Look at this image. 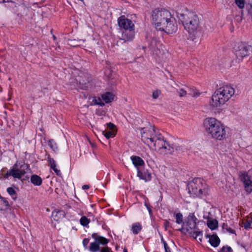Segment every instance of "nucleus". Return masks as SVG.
<instances>
[{
    "label": "nucleus",
    "instance_id": "obj_1",
    "mask_svg": "<svg viewBox=\"0 0 252 252\" xmlns=\"http://www.w3.org/2000/svg\"><path fill=\"white\" fill-rule=\"evenodd\" d=\"M140 132L143 142L149 146L153 145L155 150L160 154L164 155L173 151L174 147L158 131H156L154 126L142 128Z\"/></svg>",
    "mask_w": 252,
    "mask_h": 252
},
{
    "label": "nucleus",
    "instance_id": "obj_2",
    "mask_svg": "<svg viewBox=\"0 0 252 252\" xmlns=\"http://www.w3.org/2000/svg\"><path fill=\"white\" fill-rule=\"evenodd\" d=\"M152 20L157 30L163 31L168 34H172L177 31L176 20L167 10H154L152 13Z\"/></svg>",
    "mask_w": 252,
    "mask_h": 252
},
{
    "label": "nucleus",
    "instance_id": "obj_3",
    "mask_svg": "<svg viewBox=\"0 0 252 252\" xmlns=\"http://www.w3.org/2000/svg\"><path fill=\"white\" fill-rule=\"evenodd\" d=\"M203 126L208 135L213 139L223 140L226 137L225 126L215 118L208 117L204 119Z\"/></svg>",
    "mask_w": 252,
    "mask_h": 252
},
{
    "label": "nucleus",
    "instance_id": "obj_4",
    "mask_svg": "<svg viewBox=\"0 0 252 252\" xmlns=\"http://www.w3.org/2000/svg\"><path fill=\"white\" fill-rule=\"evenodd\" d=\"M234 93V89L230 85H224L218 88L212 96L210 105L213 107L222 106L229 100Z\"/></svg>",
    "mask_w": 252,
    "mask_h": 252
},
{
    "label": "nucleus",
    "instance_id": "obj_5",
    "mask_svg": "<svg viewBox=\"0 0 252 252\" xmlns=\"http://www.w3.org/2000/svg\"><path fill=\"white\" fill-rule=\"evenodd\" d=\"M179 20L182 23L185 29L191 34L199 27V20L197 15L194 12H186L178 14Z\"/></svg>",
    "mask_w": 252,
    "mask_h": 252
},
{
    "label": "nucleus",
    "instance_id": "obj_6",
    "mask_svg": "<svg viewBox=\"0 0 252 252\" xmlns=\"http://www.w3.org/2000/svg\"><path fill=\"white\" fill-rule=\"evenodd\" d=\"M197 218L193 214H189L187 218L186 225V232L188 233L191 237L197 240L198 242H201L203 238V233L202 231L197 227L196 221Z\"/></svg>",
    "mask_w": 252,
    "mask_h": 252
},
{
    "label": "nucleus",
    "instance_id": "obj_7",
    "mask_svg": "<svg viewBox=\"0 0 252 252\" xmlns=\"http://www.w3.org/2000/svg\"><path fill=\"white\" fill-rule=\"evenodd\" d=\"M29 165L24 162L17 161L11 169V174L14 179H21L22 177L27 173L29 169Z\"/></svg>",
    "mask_w": 252,
    "mask_h": 252
},
{
    "label": "nucleus",
    "instance_id": "obj_8",
    "mask_svg": "<svg viewBox=\"0 0 252 252\" xmlns=\"http://www.w3.org/2000/svg\"><path fill=\"white\" fill-rule=\"evenodd\" d=\"M250 47L243 43H239L234 47V53L236 58L242 60L249 55Z\"/></svg>",
    "mask_w": 252,
    "mask_h": 252
},
{
    "label": "nucleus",
    "instance_id": "obj_9",
    "mask_svg": "<svg viewBox=\"0 0 252 252\" xmlns=\"http://www.w3.org/2000/svg\"><path fill=\"white\" fill-rule=\"evenodd\" d=\"M203 185L202 181L200 178H195L191 182L188 186L189 192L190 195L197 197L201 191Z\"/></svg>",
    "mask_w": 252,
    "mask_h": 252
},
{
    "label": "nucleus",
    "instance_id": "obj_10",
    "mask_svg": "<svg viewBox=\"0 0 252 252\" xmlns=\"http://www.w3.org/2000/svg\"><path fill=\"white\" fill-rule=\"evenodd\" d=\"M241 181L243 183L247 194H250L252 192V181L251 177L246 172H241L240 174Z\"/></svg>",
    "mask_w": 252,
    "mask_h": 252
},
{
    "label": "nucleus",
    "instance_id": "obj_11",
    "mask_svg": "<svg viewBox=\"0 0 252 252\" xmlns=\"http://www.w3.org/2000/svg\"><path fill=\"white\" fill-rule=\"evenodd\" d=\"M118 24L121 29L124 31L130 30L134 28L132 21L126 18L125 16H121L118 19Z\"/></svg>",
    "mask_w": 252,
    "mask_h": 252
},
{
    "label": "nucleus",
    "instance_id": "obj_12",
    "mask_svg": "<svg viewBox=\"0 0 252 252\" xmlns=\"http://www.w3.org/2000/svg\"><path fill=\"white\" fill-rule=\"evenodd\" d=\"M135 36L134 28L130 30L123 31L121 39L125 42L132 41Z\"/></svg>",
    "mask_w": 252,
    "mask_h": 252
},
{
    "label": "nucleus",
    "instance_id": "obj_13",
    "mask_svg": "<svg viewBox=\"0 0 252 252\" xmlns=\"http://www.w3.org/2000/svg\"><path fill=\"white\" fill-rule=\"evenodd\" d=\"M137 175L140 179L143 180L145 182L150 181L152 179L151 174L147 169H139L138 168Z\"/></svg>",
    "mask_w": 252,
    "mask_h": 252
},
{
    "label": "nucleus",
    "instance_id": "obj_14",
    "mask_svg": "<svg viewBox=\"0 0 252 252\" xmlns=\"http://www.w3.org/2000/svg\"><path fill=\"white\" fill-rule=\"evenodd\" d=\"M92 237L97 242L99 246L100 245H102L105 247L109 242V240L108 239L98 235L97 233H93Z\"/></svg>",
    "mask_w": 252,
    "mask_h": 252
},
{
    "label": "nucleus",
    "instance_id": "obj_15",
    "mask_svg": "<svg viewBox=\"0 0 252 252\" xmlns=\"http://www.w3.org/2000/svg\"><path fill=\"white\" fill-rule=\"evenodd\" d=\"M205 236L209 239L208 242L212 247L216 248L220 245V241L217 234H206Z\"/></svg>",
    "mask_w": 252,
    "mask_h": 252
},
{
    "label": "nucleus",
    "instance_id": "obj_16",
    "mask_svg": "<svg viewBox=\"0 0 252 252\" xmlns=\"http://www.w3.org/2000/svg\"><path fill=\"white\" fill-rule=\"evenodd\" d=\"M199 192L197 197L200 198L206 199L208 196L210 195V189L209 187L205 184H203L201 188V191Z\"/></svg>",
    "mask_w": 252,
    "mask_h": 252
},
{
    "label": "nucleus",
    "instance_id": "obj_17",
    "mask_svg": "<svg viewBox=\"0 0 252 252\" xmlns=\"http://www.w3.org/2000/svg\"><path fill=\"white\" fill-rule=\"evenodd\" d=\"M130 158L133 165L137 168L145 164L144 160L138 156H132L130 157Z\"/></svg>",
    "mask_w": 252,
    "mask_h": 252
},
{
    "label": "nucleus",
    "instance_id": "obj_18",
    "mask_svg": "<svg viewBox=\"0 0 252 252\" xmlns=\"http://www.w3.org/2000/svg\"><path fill=\"white\" fill-rule=\"evenodd\" d=\"M65 216V213L62 210H54L52 212V217L53 220L56 221H58L60 219L64 218Z\"/></svg>",
    "mask_w": 252,
    "mask_h": 252
},
{
    "label": "nucleus",
    "instance_id": "obj_19",
    "mask_svg": "<svg viewBox=\"0 0 252 252\" xmlns=\"http://www.w3.org/2000/svg\"><path fill=\"white\" fill-rule=\"evenodd\" d=\"M31 182L34 186H40L42 183L41 178L37 175H32L31 177Z\"/></svg>",
    "mask_w": 252,
    "mask_h": 252
},
{
    "label": "nucleus",
    "instance_id": "obj_20",
    "mask_svg": "<svg viewBox=\"0 0 252 252\" xmlns=\"http://www.w3.org/2000/svg\"><path fill=\"white\" fill-rule=\"evenodd\" d=\"M100 249V246L95 240L91 242L88 247V251L90 252H98Z\"/></svg>",
    "mask_w": 252,
    "mask_h": 252
},
{
    "label": "nucleus",
    "instance_id": "obj_21",
    "mask_svg": "<svg viewBox=\"0 0 252 252\" xmlns=\"http://www.w3.org/2000/svg\"><path fill=\"white\" fill-rule=\"evenodd\" d=\"M101 97L105 103H108L111 102L114 99V95L110 92H107L101 95Z\"/></svg>",
    "mask_w": 252,
    "mask_h": 252
},
{
    "label": "nucleus",
    "instance_id": "obj_22",
    "mask_svg": "<svg viewBox=\"0 0 252 252\" xmlns=\"http://www.w3.org/2000/svg\"><path fill=\"white\" fill-rule=\"evenodd\" d=\"M221 227L223 232L224 233L228 232L230 234H236L235 230L230 227L226 222H223L221 225Z\"/></svg>",
    "mask_w": 252,
    "mask_h": 252
},
{
    "label": "nucleus",
    "instance_id": "obj_23",
    "mask_svg": "<svg viewBox=\"0 0 252 252\" xmlns=\"http://www.w3.org/2000/svg\"><path fill=\"white\" fill-rule=\"evenodd\" d=\"M142 229V226L139 222L132 224L131 230L134 234H137Z\"/></svg>",
    "mask_w": 252,
    "mask_h": 252
},
{
    "label": "nucleus",
    "instance_id": "obj_24",
    "mask_svg": "<svg viewBox=\"0 0 252 252\" xmlns=\"http://www.w3.org/2000/svg\"><path fill=\"white\" fill-rule=\"evenodd\" d=\"M218 222L216 220H209L207 221L208 227L214 230L217 228Z\"/></svg>",
    "mask_w": 252,
    "mask_h": 252
},
{
    "label": "nucleus",
    "instance_id": "obj_25",
    "mask_svg": "<svg viewBox=\"0 0 252 252\" xmlns=\"http://www.w3.org/2000/svg\"><path fill=\"white\" fill-rule=\"evenodd\" d=\"M157 42L156 40H153L151 42V43L150 45V49L156 55L158 54V52L159 51L158 50V45H157Z\"/></svg>",
    "mask_w": 252,
    "mask_h": 252
},
{
    "label": "nucleus",
    "instance_id": "obj_26",
    "mask_svg": "<svg viewBox=\"0 0 252 252\" xmlns=\"http://www.w3.org/2000/svg\"><path fill=\"white\" fill-rule=\"evenodd\" d=\"M171 146H172L173 147H174V149H173V151L171 153L172 154V153L174 152V150H175L178 153H182L183 152H185L187 149V148H185L182 145H181V146H176V145H171L170 144ZM168 153H167L166 154H167Z\"/></svg>",
    "mask_w": 252,
    "mask_h": 252
},
{
    "label": "nucleus",
    "instance_id": "obj_27",
    "mask_svg": "<svg viewBox=\"0 0 252 252\" xmlns=\"http://www.w3.org/2000/svg\"><path fill=\"white\" fill-rule=\"evenodd\" d=\"M116 133V132L115 130H104L103 131V134L107 139L114 137Z\"/></svg>",
    "mask_w": 252,
    "mask_h": 252
},
{
    "label": "nucleus",
    "instance_id": "obj_28",
    "mask_svg": "<svg viewBox=\"0 0 252 252\" xmlns=\"http://www.w3.org/2000/svg\"><path fill=\"white\" fill-rule=\"evenodd\" d=\"M2 202L3 203H1L0 211H5L9 207L8 202L4 198H2Z\"/></svg>",
    "mask_w": 252,
    "mask_h": 252
},
{
    "label": "nucleus",
    "instance_id": "obj_29",
    "mask_svg": "<svg viewBox=\"0 0 252 252\" xmlns=\"http://www.w3.org/2000/svg\"><path fill=\"white\" fill-rule=\"evenodd\" d=\"M90 222V220L86 216H82L80 220V223L83 226H87Z\"/></svg>",
    "mask_w": 252,
    "mask_h": 252
},
{
    "label": "nucleus",
    "instance_id": "obj_30",
    "mask_svg": "<svg viewBox=\"0 0 252 252\" xmlns=\"http://www.w3.org/2000/svg\"><path fill=\"white\" fill-rule=\"evenodd\" d=\"M176 222L178 224H181L183 222V216L182 213H178L175 214Z\"/></svg>",
    "mask_w": 252,
    "mask_h": 252
},
{
    "label": "nucleus",
    "instance_id": "obj_31",
    "mask_svg": "<svg viewBox=\"0 0 252 252\" xmlns=\"http://www.w3.org/2000/svg\"><path fill=\"white\" fill-rule=\"evenodd\" d=\"M7 192L12 196L13 199L17 198L16 193L15 189L12 187H9L7 189Z\"/></svg>",
    "mask_w": 252,
    "mask_h": 252
},
{
    "label": "nucleus",
    "instance_id": "obj_32",
    "mask_svg": "<svg viewBox=\"0 0 252 252\" xmlns=\"http://www.w3.org/2000/svg\"><path fill=\"white\" fill-rule=\"evenodd\" d=\"M48 145L53 150L56 151L57 150V146L56 142L53 139H50L48 141Z\"/></svg>",
    "mask_w": 252,
    "mask_h": 252
},
{
    "label": "nucleus",
    "instance_id": "obj_33",
    "mask_svg": "<svg viewBox=\"0 0 252 252\" xmlns=\"http://www.w3.org/2000/svg\"><path fill=\"white\" fill-rule=\"evenodd\" d=\"M219 252H233L232 248L228 246H223L220 250Z\"/></svg>",
    "mask_w": 252,
    "mask_h": 252
},
{
    "label": "nucleus",
    "instance_id": "obj_34",
    "mask_svg": "<svg viewBox=\"0 0 252 252\" xmlns=\"http://www.w3.org/2000/svg\"><path fill=\"white\" fill-rule=\"evenodd\" d=\"M93 102L94 105H98L100 106H103L104 105V103L101 101V100L100 99V98H94L93 99Z\"/></svg>",
    "mask_w": 252,
    "mask_h": 252
},
{
    "label": "nucleus",
    "instance_id": "obj_35",
    "mask_svg": "<svg viewBox=\"0 0 252 252\" xmlns=\"http://www.w3.org/2000/svg\"><path fill=\"white\" fill-rule=\"evenodd\" d=\"M235 2L239 8L242 9L244 7L245 0H235Z\"/></svg>",
    "mask_w": 252,
    "mask_h": 252
},
{
    "label": "nucleus",
    "instance_id": "obj_36",
    "mask_svg": "<svg viewBox=\"0 0 252 252\" xmlns=\"http://www.w3.org/2000/svg\"><path fill=\"white\" fill-rule=\"evenodd\" d=\"M89 242H90V239L89 238H84L83 240L82 244H83V247L84 248V249L85 250H88L89 246L88 245Z\"/></svg>",
    "mask_w": 252,
    "mask_h": 252
},
{
    "label": "nucleus",
    "instance_id": "obj_37",
    "mask_svg": "<svg viewBox=\"0 0 252 252\" xmlns=\"http://www.w3.org/2000/svg\"><path fill=\"white\" fill-rule=\"evenodd\" d=\"M179 95L181 97L185 96L187 94V91L184 89H180L177 91Z\"/></svg>",
    "mask_w": 252,
    "mask_h": 252
},
{
    "label": "nucleus",
    "instance_id": "obj_38",
    "mask_svg": "<svg viewBox=\"0 0 252 252\" xmlns=\"http://www.w3.org/2000/svg\"><path fill=\"white\" fill-rule=\"evenodd\" d=\"M48 162L50 167L56 165L55 160L53 158H50L49 156H48Z\"/></svg>",
    "mask_w": 252,
    "mask_h": 252
},
{
    "label": "nucleus",
    "instance_id": "obj_39",
    "mask_svg": "<svg viewBox=\"0 0 252 252\" xmlns=\"http://www.w3.org/2000/svg\"><path fill=\"white\" fill-rule=\"evenodd\" d=\"M161 94V91L159 90H156L153 92L152 97L154 99H157Z\"/></svg>",
    "mask_w": 252,
    "mask_h": 252
},
{
    "label": "nucleus",
    "instance_id": "obj_40",
    "mask_svg": "<svg viewBox=\"0 0 252 252\" xmlns=\"http://www.w3.org/2000/svg\"><path fill=\"white\" fill-rule=\"evenodd\" d=\"M99 252H113L112 251V249L107 247V246H105V247H102L100 249V250L99 251Z\"/></svg>",
    "mask_w": 252,
    "mask_h": 252
},
{
    "label": "nucleus",
    "instance_id": "obj_41",
    "mask_svg": "<svg viewBox=\"0 0 252 252\" xmlns=\"http://www.w3.org/2000/svg\"><path fill=\"white\" fill-rule=\"evenodd\" d=\"M251 224H252V222L250 220H247L246 221H245L244 224H243V227L246 229H250L251 228Z\"/></svg>",
    "mask_w": 252,
    "mask_h": 252
},
{
    "label": "nucleus",
    "instance_id": "obj_42",
    "mask_svg": "<svg viewBox=\"0 0 252 252\" xmlns=\"http://www.w3.org/2000/svg\"><path fill=\"white\" fill-rule=\"evenodd\" d=\"M107 128L109 129V130H114V128L115 127V125L112 123H109L107 124Z\"/></svg>",
    "mask_w": 252,
    "mask_h": 252
},
{
    "label": "nucleus",
    "instance_id": "obj_43",
    "mask_svg": "<svg viewBox=\"0 0 252 252\" xmlns=\"http://www.w3.org/2000/svg\"><path fill=\"white\" fill-rule=\"evenodd\" d=\"M51 168L54 170V171L56 174V175H57L58 176L61 175V171L60 170H58L57 168L56 165H55L54 166H52V167H51Z\"/></svg>",
    "mask_w": 252,
    "mask_h": 252
},
{
    "label": "nucleus",
    "instance_id": "obj_44",
    "mask_svg": "<svg viewBox=\"0 0 252 252\" xmlns=\"http://www.w3.org/2000/svg\"><path fill=\"white\" fill-rule=\"evenodd\" d=\"M145 206H146V207L148 209V212H149L150 215H152V209L151 208L150 205L149 204H148L147 203H145Z\"/></svg>",
    "mask_w": 252,
    "mask_h": 252
},
{
    "label": "nucleus",
    "instance_id": "obj_45",
    "mask_svg": "<svg viewBox=\"0 0 252 252\" xmlns=\"http://www.w3.org/2000/svg\"><path fill=\"white\" fill-rule=\"evenodd\" d=\"M164 248L165 252H171L169 247L168 246L166 242L164 243Z\"/></svg>",
    "mask_w": 252,
    "mask_h": 252
},
{
    "label": "nucleus",
    "instance_id": "obj_46",
    "mask_svg": "<svg viewBox=\"0 0 252 252\" xmlns=\"http://www.w3.org/2000/svg\"><path fill=\"white\" fill-rule=\"evenodd\" d=\"M11 169H9L8 171H7V172L4 174V177L5 178H8L10 176H12V175L11 174Z\"/></svg>",
    "mask_w": 252,
    "mask_h": 252
},
{
    "label": "nucleus",
    "instance_id": "obj_47",
    "mask_svg": "<svg viewBox=\"0 0 252 252\" xmlns=\"http://www.w3.org/2000/svg\"><path fill=\"white\" fill-rule=\"evenodd\" d=\"M90 188L89 186L88 185H84L82 186V189H89Z\"/></svg>",
    "mask_w": 252,
    "mask_h": 252
},
{
    "label": "nucleus",
    "instance_id": "obj_48",
    "mask_svg": "<svg viewBox=\"0 0 252 252\" xmlns=\"http://www.w3.org/2000/svg\"><path fill=\"white\" fill-rule=\"evenodd\" d=\"M185 228L184 227H182L181 228H180L178 229V230L181 232H184Z\"/></svg>",
    "mask_w": 252,
    "mask_h": 252
},
{
    "label": "nucleus",
    "instance_id": "obj_49",
    "mask_svg": "<svg viewBox=\"0 0 252 252\" xmlns=\"http://www.w3.org/2000/svg\"><path fill=\"white\" fill-rule=\"evenodd\" d=\"M8 1V0H0V2H6Z\"/></svg>",
    "mask_w": 252,
    "mask_h": 252
},
{
    "label": "nucleus",
    "instance_id": "obj_50",
    "mask_svg": "<svg viewBox=\"0 0 252 252\" xmlns=\"http://www.w3.org/2000/svg\"><path fill=\"white\" fill-rule=\"evenodd\" d=\"M168 224H169V222H168V221H167V220H166V221L165 222V223H164L165 226L166 227H167V226L168 225Z\"/></svg>",
    "mask_w": 252,
    "mask_h": 252
},
{
    "label": "nucleus",
    "instance_id": "obj_51",
    "mask_svg": "<svg viewBox=\"0 0 252 252\" xmlns=\"http://www.w3.org/2000/svg\"><path fill=\"white\" fill-rule=\"evenodd\" d=\"M161 242L163 243V244L164 245V243L166 242L164 240V239H163L162 237L161 238Z\"/></svg>",
    "mask_w": 252,
    "mask_h": 252
},
{
    "label": "nucleus",
    "instance_id": "obj_52",
    "mask_svg": "<svg viewBox=\"0 0 252 252\" xmlns=\"http://www.w3.org/2000/svg\"><path fill=\"white\" fill-rule=\"evenodd\" d=\"M249 173H250V174H252V168L250 170H249Z\"/></svg>",
    "mask_w": 252,
    "mask_h": 252
},
{
    "label": "nucleus",
    "instance_id": "obj_53",
    "mask_svg": "<svg viewBox=\"0 0 252 252\" xmlns=\"http://www.w3.org/2000/svg\"><path fill=\"white\" fill-rule=\"evenodd\" d=\"M53 38L54 39V40H56V37L55 36V35H53Z\"/></svg>",
    "mask_w": 252,
    "mask_h": 252
},
{
    "label": "nucleus",
    "instance_id": "obj_54",
    "mask_svg": "<svg viewBox=\"0 0 252 252\" xmlns=\"http://www.w3.org/2000/svg\"><path fill=\"white\" fill-rule=\"evenodd\" d=\"M124 252H127V250L125 249L124 251Z\"/></svg>",
    "mask_w": 252,
    "mask_h": 252
},
{
    "label": "nucleus",
    "instance_id": "obj_55",
    "mask_svg": "<svg viewBox=\"0 0 252 252\" xmlns=\"http://www.w3.org/2000/svg\"><path fill=\"white\" fill-rule=\"evenodd\" d=\"M242 247L243 248H245V246H243V245H242Z\"/></svg>",
    "mask_w": 252,
    "mask_h": 252
},
{
    "label": "nucleus",
    "instance_id": "obj_56",
    "mask_svg": "<svg viewBox=\"0 0 252 252\" xmlns=\"http://www.w3.org/2000/svg\"><path fill=\"white\" fill-rule=\"evenodd\" d=\"M251 220H252V216H251Z\"/></svg>",
    "mask_w": 252,
    "mask_h": 252
}]
</instances>
